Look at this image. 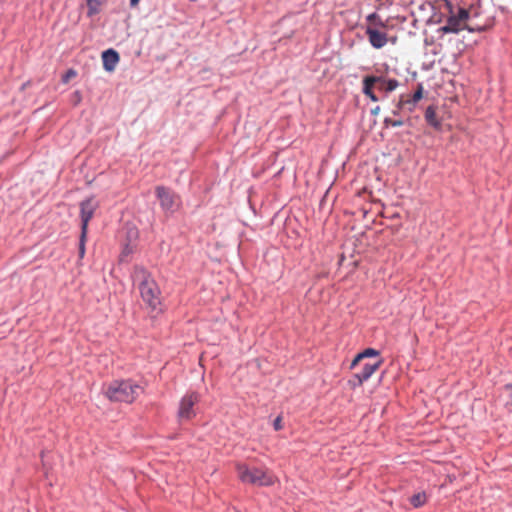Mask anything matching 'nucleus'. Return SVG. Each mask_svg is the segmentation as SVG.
<instances>
[{
  "label": "nucleus",
  "mask_w": 512,
  "mask_h": 512,
  "mask_svg": "<svg viewBox=\"0 0 512 512\" xmlns=\"http://www.w3.org/2000/svg\"><path fill=\"white\" fill-rule=\"evenodd\" d=\"M144 389L134 381L113 380L106 384L103 388L104 395L112 402H124L131 404L138 396L143 393Z\"/></svg>",
  "instance_id": "obj_1"
},
{
  "label": "nucleus",
  "mask_w": 512,
  "mask_h": 512,
  "mask_svg": "<svg viewBox=\"0 0 512 512\" xmlns=\"http://www.w3.org/2000/svg\"><path fill=\"white\" fill-rule=\"evenodd\" d=\"M236 469L239 479L246 484L271 486L277 481V478L268 470L249 467L245 464H238Z\"/></svg>",
  "instance_id": "obj_2"
},
{
  "label": "nucleus",
  "mask_w": 512,
  "mask_h": 512,
  "mask_svg": "<svg viewBox=\"0 0 512 512\" xmlns=\"http://www.w3.org/2000/svg\"><path fill=\"white\" fill-rule=\"evenodd\" d=\"M138 276L141 277L139 290L142 300L152 311L157 310L161 305V293L157 283L143 269L139 270Z\"/></svg>",
  "instance_id": "obj_3"
},
{
  "label": "nucleus",
  "mask_w": 512,
  "mask_h": 512,
  "mask_svg": "<svg viewBox=\"0 0 512 512\" xmlns=\"http://www.w3.org/2000/svg\"><path fill=\"white\" fill-rule=\"evenodd\" d=\"M464 29L470 32H481L486 29V25H473L470 21L469 12L466 9L459 8L457 13H452L446 24L440 28L444 33H458Z\"/></svg>",
  "instance_id": "obj_4"
},
{
  "label": "nucleus",
  "mask_w": 512,
  "mask_h": 512,
  "mask_svg": "<svg viewBox=\"0 0 512 512\" xmlns=\"http://www.w3.org/2000/svg\"><path fill=\"white\" fill-rule=\"evenodd\" d=\"M200 401V395L197 392H188L179 403L177 417L180 422L190 421L196 416L195 405Z\"/></svg>",
  "instance_id": "obj_5"
},
{
  "label": "nucleus",
  "mask_w": 512,
  "mask_h": 512,
  "mask_svg": "<svg viewBox=\"0 0 512 512\" xmlns=\"http://www.w3.org/2000/svg\"><path fill=\"white\" fill-rule=\"evenodd\" d=\"M155 191L163 210L174 212L178 208V197L170 189L158 186Z\"/></svg>",
  "instance_id": "obj_6"
},
{
  "label": "nucleus",
  "mask_w": 512,
  "mask_h": 512,
  "mask_svg": "<svg viewBox=\"0 0 512 512\" xmlns=\"http://www.w3.org/2000/svg\"><path fill=\"white\" fill-rule=\"evenodd\" d=\"M99 203L94 197H90L80 203L81 231H88L89 221L98 209Z\"/></svg>",
  "instance_id": "obj_7"
},
{
  "label": "nucleus",
  "mask_w": 512,
  "mask_h": 512,
  "mask_svg": "<svg viewBox=\"0 0 512 512\" xmlns=\"http://www.w3.org/2000/svg\"><path fill=\"white\" fill-rule=\"evenodd\" d=\"M382 362V359H376L374 362L366 363L361 372L355 374L354 378L357 382L354 385H362L380 368Z\"/></svg>",
  "instance_id": "obj_8"
},
{
  "label": "nucleus",
  "mask_w": 512,
  "mask_h": 512,
  "mask_svg": "<svg viewBox=\"0 0 512 512\" xmlns=\"http://www.w3.org/2000/svg\"><path fill=\"white\" fill-rule=\"evenodd\" d=\"M366 35L368 36L369 43L376 49L384 47L388 42L387 34L372 26L366 28Z\"/></svg>",
  "instance_id": "obj_9"
},
{
  "label": "nucleus",
  "mask_w": 512,
  "mask_h": 512,
  "mask_svg": "<svg viewBox=\"0 0 512 512\" xmlns=\"http://www.w3.org/2000/svg\"><path fill=\"white\" fill-rule=\"evenodd\" d=\"M119 54L114 49H108L102 53L103 67L106 71L112 72L115 70L119 62Z\"/></svg>",
  "instance_id": "obj_10"
},
{
  "label": "nucleus",
  "mask_w": 512,
  "mask_h": 512,
  "mask_svg": "<svg viewBox=\"0 0 512 512\" xmlns=\"http://www.w3.org/2000/svg\"><path fill=\"white\" fill-rule=\"evenodd\" d=\"M382 81V77L379 76H366L363 79V93L373 102H377L379 99L373 92L375 84Z\"/></svg>",
  "instance_id": "obj_11"
},
{
  "label": "nucleus",
  "mask_w": 512,
  "mask_h": 512,
  "mask_svg": "<svg viewBox=\"0 0 512 512\" xmlns=\"http://www.w3.org/2000/svg\"><path fill=\"white\" fill-rule=\"evenodd\" d=\"M425 120L436 129H439L441 126L440 121L437 119L436 108L434 106L427 107L425 111Z\"/></svg>",
  "instance_id": "obj_12"
},
{
  "label": "nucleus",
  "mask_w": 512,
  "mask_h": 512,
  "mask_svg": "<svg viewBox=\"0 0 512 512\" xmlns=\"http://www.w3.org/2000/svg\"><path fill=\"white\" fill-rule=\"evenodd\" d=\"M379 356V352L373 348H367L363 352L356 355L351 363V368L353 369L361 360L368 357H377Z\"/></svg>",
  "instance_id": "obj_13"
},
{
  "label": "nucleus",
  "mask_w": 512,
  "mask_h": 512,
  "mask_svg": "<svg viewBox=\"0 0 512 512\" xmlns=\"http://www.w3.org/2000/svg\"><path fill=\"white\" fill-rule=\"evenodd\" d=\"M378 84H379L378 88L380 90H384L386 92H392L393 90H395L398 87L399 83L396 79L385 80L382 78V81H380Z\"/></svg>",
  "instance_id": "obj_14"
},
{
  "label": "nucleus",
  "mask_w": 512,
  "mask_h": 512,
  "mask_svg": "<svg viewBox=\"0 0 512 512\" xmlns=\"http://www.w3.org/2000/svg\"><path fill=\"white\" fill-rule=\"evenodd\" d=\"M426 501L427 497L424 492L417 493L410 498V503L415 508L423 506L426 503Z\"/></svg>",
  "instance_id": "obj_15"
},
{
  "label": "nucleus",
  "mask_w": 512,
  "mask_h": 512,
  "mask_svg": "<svg viewBox=\"0 0 512 512\" xmlns=\"http://www.w3.org/2000/svg\"><path fill=\"white\" fill-rule=\"evenodd\" d=\"M100 1L99 0H87L88 15L92 16L99 12Z\"/></svg>",
  "instance_id": "obj_16"
},
{
  "label": "nucleus",
  "mask_w": 512,
  "mask_h": 512,
  "mask_svg": "<svg viewBox=\"0 0 512 512\" xmlns=\"http://www.w3.org/2000/svg\"><path fill=\"white\" fill-rule=\"evenodd\" d=\"M87 232L88 231H81L80 234V240H79V258H83L85 255V243L87 240Z\"/></svg>",
  "instance_id": "obj_17"
},
{
  "label": "nucleus",
  "mask_w": 512,
  "mask_h": 512,
  "mask_svg": "<svg viewBox=\"0 0 512 512\" xmlns=\"http://www.w3.org/2000/svg\"><path fill=\"white\" fill-rule=\"evenodd\" d=\"M423 97V87L422 85H418L417 90L412 95L411 99L406 100V103H416Z\"/></svg>",
  "instance_id": "obj_18"
},
{
  "label": "nucleus",
  "mask_w": 512,
  "mask_h": 512,
  "mask_svg": "<svg viewBox=\"0 0 512 512\" xmlns=\"http://www.w3.org/2000/svg\"><path fill=\"white\" fill-rule=\"evenodd\" d=\"M366 19L368 22L373 23L375 25H378L381 27L386 26L385 23L381 20V18L379 17V15L377 13L369 14Z\"/></svg>",
  "instance_id": "obj_19"
},
{
  "label": "nucleus",
  "mask_w": 512,
  "mask_h": 512,
  "mask_svg": "<svg viewBox=\"0 0 512 512\" xmlns=\"http://www.w3.org/2000/svg\"><path fill=\"white\" fill-rule=\"evenodd\" d=\"M384 126L385 127H400L404 124V121L401 120V119H392V118H389V117H386L384 119V122H383Z\"/></svg>",
  "instance_id": "obj_20"
},
{
  "label": "nucleus",
  "mask_w": 512,
  "mask_h": 512,
  "mask_svg": "<svg viewBox=\"0 0 512 512\" xmlns=\"http://www.w3.org/2000/svg\"><path fill=\"white\" fill-rule=\"evenodd\" d=\"M406 102L404 100H399V102L397 103L396 105V109H394L392 111L393 115H398L403 107V105L405 104Z\"/></svg>",
  "instance_id": "obj_21"
},
{
  "label": "nucleus",
  "mask_w": 512,
  "mask_h": 512,
  "mask_svg": "<svg viewBox=\"0 0 512 512\" xmlns=\"http://www.w3.org/2000/svg\"><path fill=\"white\" fill-rule=\"evenodd\" d=\"M273 426H274L275 430H277V431L282 429V419H281V417H277L274 420Z\"/></svg>",
  "instance_id": "obj_22"
},
{
  "label": "nucleus",
  "mask_w": 512,
  "mask_h": 512,
  "mask_svg": "<svg viewBox=\"0 0 512 512\" xmlns=\"http://www.w3.org/2000/svg\"><path fill=\"white\" fill-rule=\"evenodd\" d=\"M75 75H76L75 71H73V70H69V71L66 73L65 77L63 78V82H68L69 78H70V77H74Z\"/></svg>",
  "instance_id": "obj_23"
},
{
  "label": "nucleus",
  "mask_w": 512,
  "mask_h": 512,
  "mask_svg": "<svg viewBox=\"0 0 512 512\" xmlns=\"http://www.w3.org/2000/svg\"><path fill=\"white\" fill-rule=\"evenodd\" d=\"M140 0H130V6L136 7L139 4Z\"/></svg>",
  "instance_id": "obj_24"
},
{
  "label": "nucleus",
  "mask_w": 512,
  "mask_h": 512,
  "mask_svg": "<svg viewBox=\"0 0 512 512\" xmlns=\"http://www.w3.org/2000/svg\"><path fill=\"white\" fill-rule=\"evenodd\" d=\"M380 112V107L379 106H376L375 108L372 109L371 113L373 115H377L378 113Z\"/></svg>",
  "instance_id": "obj_25"
}]
</instances>
